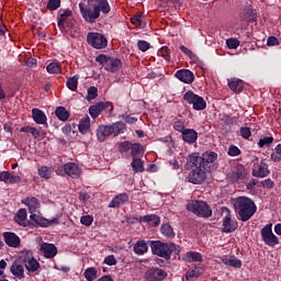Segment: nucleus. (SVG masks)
I'll return each instance as SVG.
<instances>
[{"instance_id":"nucleus-32","label":"nucleus","mask_w":281,"mask_h":281,"mask_svg":"<svg viewBox=\"0 0 281 281\" xmlns=\"http://www.w3.org/2000/svg\"><path fill=\"white\" fill-rule=\"evenodd\" d=\"M24 267H25L26 271H29V273H35L36 276H38L37 271H38V269H41V263L38 262V260H36V258L33 257L32 260L24 263Z\"/></svg>"},{"instance_id":"nucleus-18","label":"nucleus","mask_w":281,"mask_h":281,"mask_svg":"<svg viewBox=\"0 0 281 281\" xmlns=\"http://www.w3.org/2000/svg\"><path fill=\"white\" fill-rule=\"evenodd\" d=\"M40 250L43 254L44 258L47 259L56 258V256L58 255V248L54 244L42 243Z\"/></svg>"},{"instance_id":"nucleus-46","label":"nucleus","mask_w":281,"mask_h":281,"mask_svg":"<svg viewBox=\"0 0 281 281\" xmlns=\"http://www.w3.org/2000/svg\"><path fill=\"white\" fill-rule=\"evenodd\" d=\"M85 278L88 281L95 280V278H98V271L95 270V268H88V269H86Z\"/></svg>"},{"instance_id":"nucleus-36","label":"nucleus","mask_w":281,"mask_h":281,"mask_svg":"<svg viewBox=\"0 0 281 281\" xmlns=\"http://www.w3.org/2000/svg\"><path fill=\"white\" fill-rule=\"evenodd\" d=\"M30 220L33 221V223H35L40 227H49V220L42 217L41 215H37L36 213H32L30 215Z\"/></svg>"},{"instance_id":"nucleus-5","label":"nucleus","mask_w":281,"mask_h":281,"mask_svg":"<svg viewBox=\"0 0 281 281\" xmlns=\"http://www.w3.org/2000/svg\"><path fill=\"white\" fill-rule=\"evenodd\" d=\"M148 245L154 256H159V258H165V260H170V258L172 257V251H177V245L172 243H164L161 240H149Z\"/></svg>"},{"instance_id":"nucleus-13","label":"nucleus","mask_w":281,"mask_h":281,"mask_svg":"<svg viewBox=\"0 0 281 281\" xmlns=\"http://www.w3.org/2000/svg\"><path fill=\"white\" fill-rule=\"evenodd\" d=\"M247 175L249 172L243 165H237L234 167V169L227 175L228 181L231 183H237V181H244V179H247Z\"/></svg>"},{"instance_id":"nucleus-16","label":"nucleus","mask_w":281,"mask_h":281,"mask_svg":"<svg viewBox=\"0 0 281 281\" xmlns=\"http://www.w3.org/2000/svg\"><path fill=\"white\" fill-rule=\"evenodd\" d=\"M145 278L148 281H161L168 278V272L159 268H149L145 273Z\"/></svg>"},{"instance_id":"nucleus-47","label":"nucleus","mask_w":281,"mask_h":281,"mask_svg":"<svg viewBox=\"0 0 281 281\" xmlns=\"http://www.w3.org/2000/svg\"><path fill=\"white\" fill-rule=\"evenodd\" d=\"M203 273V269H192L187 271L186 279L192 280L193 278H199Z\"/></svg>"},{"instance_id":"nucleus-57","label":"nucleus","mask_w":281,"mask_h":281,"mask_svg":"<svg viewBox=\"0 0 281 281\" xmlns=\"http://www.w3.org/2000/svg\"><path fill=\"white\" fill-rule=\"evenodd\" d=\"M133 147V144H131V142L128 140H125V142H122L119 146V150L121 153H128L130 148Z\"/></svg>"},{"instance_id":"nucleus-30","label":"nucleus","mask_w":281,"mask_h":281,"mask_svg":"<svg viewBox=\"0 0 281 281\" xmlns=\"http://www.w3.org/2000/svg\"><path fill=\"white\" fill-rule=\"evenodd\" d=\"M184 262H203V255L196 251H189L183 256Z\"/></svg>"},{"instance_id":"nucleus-21","label":"nucleus","mask_w":281,"mask_h":281,"mask_svg":"<svg viewBox=\"0 0 281 281\" xmlns=\"http://www.w3.org/2000/svg\"><path fill=\"white\" fill-rule=\"evenodd\" d=\"M32 119L35 124H42L47 128V115L43 110H40L38 108L32 109Z\"/></svg>"},{"instance_id":"nucleus-1","label":"nucleus","mask_w":281,"mask_h":281,"mask_svg":"<svg viewBox=\"0 0 281 281\" xmlns=\"http://www.w3.org/2000/svg\"><path fill=\"white\" fill-rule=\"evenodd\" d=\"M79 3V11L86 23H95L100 19V14H109L111 4L109 0H83Z\"/></svg>"},{"instance_id":"nucleus-53","label":"nucleus","mask_w":281,"mask_h":281,"mask_svg":"<svg viewBox=\"0 0 281 281\" xmlns=\"http://www.w3.org/2000/svg\"><path fill=\"white\" fill-rule=\"evenodd\" d=\"M98 98V89L95 87L88 88L87 100H95Z\"/></svg>"},{"instance_id":"nucleus-39","label":"nucleus","mask_w":281,"mask_h":281,"mask_svg":"<svg viewBox=\"0 0 281 281\" xmlns=\"http://www.w3.org/2000/svg\"><path fill=\"white\" fill-rule=\"evenodd\" d=\"M78 80H80V75H75L74 77H70L67 79L66 87L70 91H77L78 90Z\"/></svg>"},{"instance_id":"nucleus-42","label":"nucleus","mask_w":281,"mask_h":281,"mask_svg":"<svg viewBox=\"0 0 281 281\" xmlns=\"http://www.w3.org/2000/svg\"><path fill=\"white\" fill-rule=\"evenodd\" d=\"M133 171L137 175L138 172H144V162L139 158H133L131 162Z\"/></svg>"},{"instance_id":"nucleus-54","label":"nucleus","mask_w":281,"mask_h":281,"mask_svg":"<svg viewBox=\"0 0 281 281\" xmlns=\"http://www.w3.org/2000/svg\"><path fill=\"white\" fill-rule=\"evenodd\" d=\"M159 56H162L167 63H170V48L164 46L159 52Z\"/></svg>"},{"instance_id":"nucleus-24","label":"nucleus","mask_w":281,"mask_h":281,"mask_svg":"<svg viewBox=\"0 0 281 281\" xmlns=\"http://www.w3.org/2000/svg\"><path fill=\"white\" fill-rule=\"evenodd\" d=\"M177 78L180 82H184L186 85L194 82V74L188 69L178 70Z\"/></svg>"},{"instance_id":"nucleus-34","label":"nucleus","mask_w":281,"mask_h":281,"mask_svg":"<svg viewBox=\"0 0 281 281\" xmlns=\"http://www.w3.org/2000/svg\"><path fill=\"white\" fill-rule=\"evenodd\" d=\"M55 115L60 120V122H67V120L71 117V113H69L65 106H57L55 110Z\"/></svg>"},{"instance_id":"nucleus-14","label":"nucleus","mask_w":281,"mask_h":281,"mask_svg":"<svg viewBox=\"0 0 281 281\" xmlns=\"http://www.w3.org/2000/svg\"><path fill=\"white\" fill-rule=\"evenodd\" d=\"M106 109H110V111H113V103L98 102L94 105H90L89 114L92 117V120H95L97 117L100 116V113H102V111H106Z\"/></svg>"},{"instance_id":"nucleus-44","label":"nucleus","mask_w":281,"mask_h":281,"mask_svg":"<svg viewBox=\"0 0 281 281\" xmlns=\"http://www.w3.org/2000/svg\"><path fill=\"white\" fill-rule=\"evenodd\" d=\"M145 18L142 15V13H136L131 18V23L135 25L136 27H142L144 24Z\"/></svg>"},{"instance_id":"nucleus-58","label":"nucleus","mask_w":281,"mask_h":281,"mask_svg":"<svg viewBox=\"0 0 281 281\" xmlns=\"http://www.w3.org/2000/svg\"><path fill=\"white\" fill-rule=\"evenodd\" d=\"M180 49L182 50V53L188 56L191 60H194L196 58V55H194V53H192V50L183 45L180 46Z\"/></svg>"},{"instance_id":"nucleus-8","label":"nucleus","mask_w":281,"mask_h":281,"mask_svg":"<svg viewBox=\"0 0 281 281\" xmlns=\"http://www.w3.org/2000/svg\"><path fill=\"white\" fill-rule=\"evenodd\" d=\"M95 63H99L105 71L117 74L122 68V59L100 54L95 57Z\"/></svg>"},{"instance_id":"nucleus-50","label":"nucleus","mask_w":281,"mask_h":281,"mask_svg":"<svg viewBox=\"0 0 281 281\" xmlns=\"http://www.w3.org/2000/svg\"><path fill=\"white\" fill-rule=\"evenodd\" d=\"M226 45L228 49H238L240 41H238L237 38H228L226 40Z\"/></svg>"},{"instance_id":"nucleus-56","label":"nucleus","mask_w":281,"mask_h":281,"mask_svg":"<svg viewBox=\"0 0 281 281\" xmlns=\"http://www.w3.org/2000/svg\"><path fill=\"white\" fill-rule=\"evenodd\" d=\"M137 47L140 52H148V49L150 47V43H148L147 41H144V40H139L137 42Z\"/></svg>"},{"instance_id":"nucleus-31","label":"nucleus","mask_w":281,"mask_h":281,"mask_svg":"<svg viewBox=\"0 0 281 281\" xmlns=\"http://www.w3.org/2000/svg\"><path fill=\"white\" fill-rule=\"evenodd\" d=\"M148 241L146 243V240H138L135 245H134V252L136 254V256H144V254L148 252Z\"/></svg>"},{"instance_id":"nucleus-9","label":"nucleus","mask_w":281,"mask_h":281,"mask_svg":"<svg viewBox=\"0 0 281 281\" xmlns=\"http://www.w3.org/2000/svg\"><path fill=\"white\" fill-rule=\"evenodd\" d=\"M87 43L90 47H93V49H106L109 40H106V36L102 33L89 32L87 34Z\"/></svg>"},{"instance_id":"nucleus-40","label":"nucleus","mask_w":281,"mask_h":281,"mask_svg":"<svg viewBox=\"0 0 281 281\" xmlns=\"http://www.w3.org/2000/svg\"><path fill=\"white\" fill-rule=\"evenodd\" d=\"M144 155V146L139 143L132 144V157L133 159H139Z\"/></svg>"},{"instance_id":"nucleus-45","label":"nucleus","mask_w":281,"mask_h":281,"mask_svg":"<svg viewBox=\"0 0 281 281\" xmlns=\"http://www.w3.org/2000/svg\"><path fill=\"white\" fill-rule=\"evenodd\" d=\"M46 71L48 74H60V63L58 61H52L47 65Z\"/></svg>"},{"instance_id":"nucleus-49","label":"nucleus","mask_w":281,"mask_h":281,"mask_svg":"<svg viewBox=\"0 0 281 281\" xmlns=\"http://www.w3.org/2000/svg\"><path fill=\"white\" fill-rule=\"evenodd\" d=\"M273 161H281V144H279L270 156Z\"/></svg>"},{"instance_id":"nucleus-25","label":"nucleus","mask_w":281,"mask_h":281,"mask_svg":"<svg viewBox=\"0 0 281 281\" xmlns=\"http://www.w3.org/2000/svg\"><path fill=\"white\" fill-rule=\"evenodd\" d=\"M180 132L182 134L183 142H186L187 144H194V142L199 139V134L194 130L186 128Z\"/></svg>"},{"instance_id":"nucleus-4","label":"nucleus","mask_w":281,"mask_h":281,"mask_svg":"<svg viewBox=\"0 0 281 281\" xmlns=\"http://www.w3.org/2000/svg\"><path fill=\"white\" fill-rule=\"evenodd\" d=\"M126 132V125L123 122H116L113 124L104 125L101 124L95 130V135L98 142L101 144L106 142L109 137H117V135H122Z\"/></svg>"},{"instance_id":"nucleus-3","label":"nucleus","mask_w":281,"mask_h":281,"mask_svg":"<svg viewBox=\"0 0 281 281\" xmlns=\"http://www.w3.org/2000/svg\"><path fill=\"white\" fill-rule=\"evenodd\" d=\"M234 207L238 214L239 221H243V223H247V221H249L258 210L256 203L247 196H239L235 199Z\"/></svg>"},{"instance_id":"nucleus-41","label":"nucleus","mask_w":281,"mask_h":281,"mask_svg":"<svg viewBox=\"0 0 281 281\" xmlns=\"http://www.w3.org/2000/svg\"><path fill=\"white\" fill-rule=\"evenodd\" d=\"M37 171L41 179H52V172H54V169L52 167L42 166Z\"/></svg>"},{"instance_id":"nucleus-62","label":"nucleus","mask_w":281,"mask_h":281,"mask_svg":"<svg viewBox=\"0 0 281 281\" xmlns=\"http://www.w3.org/2000/svg\"><path fill=\"white\" fill-rule=\"evenodd\" d=\"M122 117H123L124 122H126V124H137V117H135V116L123 115Z\"/></svg>"},{"instance_id":"nucleus-38","label":"nucleus","mask_w":281,"mask_h":281,"mask_svg":"<svg viewBox=\"0 0 281 281\" xmlns=\"http://www.w3.org/2000/svg\"><path fill=\"white\" fill-rule=\"evenodd\" d=\"M32 259H34V252H32V250H23L20 252L19 258L15 261L20 262L21 265H25Z\"/></svg>"},{"instance_id":"nucleus-28","label":"nucleus","mask_w":281,"mask_h":281,"mask_svg":"<svg viewBox=\"0 0 281 281\" xmlns=\"http://www.w3.org/2000/svg\"><path fill=\"white\" fill-rule=\"evenodd\" d=\"M22 203L29 207L31 214L36 212V210H38L41 206L38 199L35 196H27L26 199L22 200Z\"/></svg>"},{"instance_id":"nucleus-37","label":"nucleus","mask_w":281,"mask_h":281,"mask_svg":"<svg viewBox=\"0 0 281 281\" xmlns=\"http://www.w3.org/2000/svg\"><path fill=\"white\" fill-rule=\"evenodd\" d=\"M221 261L223 262V265L234 267L235 269H240V267H243V262L234 257H223Z\"/></svg>"},{"instance_id":"nucleus-35","label":"nucleus","mask_w":281,"mask_h":281,"mask_svg":"<svg viewBox=\"0 0 281 281\" xmlns=\"http://www.w3.org/2000/svg\"><path fill=\"white\" fill-rule=\"evenodd\" d=\"M257 19H258V13L256 12V9L251 7H247L245 9L244 20L247 21V23H254Z\"/></svg>"},{"instance_id":"nucleus-12","label":"nucleus","mask_w":281,"mask_h":281,"mask_svg":"<svg viewBox=\"0 0 281 281\" xmlns=\"http://www.w3.org/2000/svg\"><path fill=\"white\" fill-rule=\"evenodd\" d=\"M57 175H68L71 179H78L80 177V167L76 162H68L58 167Z\"/></svg>"},{"instance_id":"nucleus-60","label":"nucleus","mask_w":281,"mask_h":281,"mask_svg":"<svg viewBox=\"0 0 281 281\" xmlns=\"http://www.w3.org/2000/svg\"><path fill=\"white\" fill-rule=\"evenodd\" d=\"M228 155L231 157H238V155H240V149L237 146L232 145L228 148Z\"/></svg>"},{"instance_id":"nucleus-48","label":"nucleus","mask_w":281,"mask_h":281,"mask_svg":"<svg viewBox=\"0 0 281 281\" xmlns=\"http://www.w3.org/2000/svg\"><path fill=\"white\" fill-rule=\"evenodd\" d=\"M271 144H273V136H266L259 139L258 146L265 148V146H271Z\"/></svg>"},{"instance_id":"nucleus-63","label":"nucleus","mask_w":281,"mask_h":281,"mask_svg":"<svg viewBox=\"0 0 281 281\" xmlns=\"http://www.w3.org/2000/svg\"><path fill=\"white\" fill-rule=\"evenodd\" d=\"M10 180V171H0V181L8 183Z\"/></svg>"},{"instance_id":"nucleus-10","label":"nucleus","mask_w":281,"mask_h":281,"mask_svg":"<svg viewBox=\"0 0 281 281\" xmlns=\"http://www.w3.org/2000/svg\"><path fill=\"white\" fill-rule=\"evenodd\" d=\"M183 100H186V102H188L189 104H192L194 111H205L207 106L205 99H203V97H199L192 91H188L183 95Z\"/></svg>"},{"instance_id":"nucleus-6","label":"nucleus","mask_w":281,"mask_h":281,"mask_svg":"<svg viewBox=\"0 0 281 281\" xmlns=\"http://www.w3.org/2000/svg\"><path fill=\"white\" fill-rule=\"evenodd\" d=\"M189 156L193 158V164H201L209 172H214L218 168L216 165L218 154L214 151H205L202 156L199 153H192Z\"/></svg>"},{"instance_id":"nucleus-33","label":"nucleus","mask_w":281,"mask_h":281,"mask_svg":"<svg viewBox=\"0 0 281 281\" xmlns=\"http://www.w3.org/2000/svg\"><path fill=\"white\" fill-rule=\"evenodd\" d=\"M72 12L69 9H66L63 13H60L57 25L59 30L65 31V23L69 21V18L71 16Z\"/></svg>"},{"instance_id":"nucleus-61","label":"nucleus","mask_w":281,"mask_h":281,"mask_svg":"<svg viewBox=\"0 0 281 281\" xmlns=\"http://www.w3.org/2000/svg\"><path fill=\"white\" fill-rule=\"evenodd\" d=\"M8 183H21V177L16 176L12 172H9V180Z\"/></svg>"},{"instance_id":"nucleus-22","label":"nucleus","mask_w":281,"mask_h":281,"mask_svg":"<svg viewBox=\"0 0 281 281\" xmlns=\"http://www.w3.org/2000/svg\"><path fill=\"white\" fill-rule=\"evenodd\" d=\"M137 221L140 223H147V225H150V227H159V224L161 223V217L155 214L145 215V216H138Z\"/></svg>"},{"instance_id":"nucleus-27","label":"nucleus","mask_w":281,"mask_h":281,"mask_svg":"<svg viewBox=\"0 0 281 281\" xmlns=\"http://www.w3.org/2000/svg\"><path fill=\"white\" fill-rule=\"evenodd\" d=\"M228 87L234 93H240L245 89V83L238 78L228 79Z\"/></svg>"},{"instance_id":"nucleus-64","label":"nucleus","mask_w":281,"mask_h":281,"mask_svg":"<svg viewBox=\"0 0 281 281\" xmlns=\"http://www.w3.org/2000/svg\"><path fill=\"white\" fill-rule=\"evenodd\" d=\"M267 45L269 47H276V45H278V40L276 36H270L268 37V41H267Z\"/></svg>"},{"instance_id":"nucleus-59","label":"nucleus","mask_w":281,"mask_h":281,"mask_svg":"<svg viewBox=\"0 0 281 281\" xmlns=\"http://www.w3.org/2000/svg\"><path fill=\"white\" fill-rule=\"evenodd\" d=\"M240 135L244 139L251 137V130L249 127H240Z\"/></svg>"},{"instance_id":"nucleus-29","label":"nucleus","mask_w":281,"mask_h":281,"mask_svg":"<svg viewBox=\"0 0 281 281\" xmlns=\"http://www.w3.org/2000/svg\"><path fill=\"white\" fill-rule=\"evenodd\" d=\"M89 128H91V119L89 115H86L81 121L79 122L78 125V131L82 135H87L89 133Z\"/></svg>"},{"instance_id":"nucleus-52","label":"nucleus","mask_w":281,"mask_h":281,"mask_svg":"<svg viewBox=\"0 0 281 281\" xmlns=\"http://www.w3.org/2000/svg\"><path fill=\"white\" fill-rule=\"evenodd\" d=\"M104 265H108V267H115L117 265V259H115L114 255H109L103 260Z\"/></svg>"},{"instance_id":"nucleus-20","label":"nucleus","mask_w":281,"mask_h":281,"mask_svg":"<svg viewBox=\"0 0 281 281\" xmlns=\"http://www.w3.org/2000/svg\"><path fill=\"white\" fill-rule=\"evenodd\" d=\"M128 199H130L128 193H120L111 200L108 207L120 210L122 205H126V203H128Z\"/></svg>"},{"instance_id":"nucleus-7","label":"nucleus","mask_w":281,"mask_h":281,"mask_svg":"<svg viewBox=\"0 0 281 281\" xmlns=\"http://www.w3.org/2000/svg\"><path fill=\"white\" fill-rule=\"evenodd\" d=\"M187 210L200 218H210L212 216V207L205 201L191 200L187 204Z\"/></svg>"},{"instance_id":"nucleus-11","label":"nucleus","mask_w":281,"mask_h":281,"mask_svg":"<svg viewBox=\"0 0 281 281\" xmlns=\"http://www.w3.org/2000/svg\"><path fill=\"white\" fill-rule=\"evenodd\" d=\"M271 227H273V224H267L261 229V238L265 245H268V247H276V245L280 244V239H278V236L273 234V231L271 229Z\"/></svg>"},{"instance_id":"nucleus-55","label":"nucleus","mask_w":281,"mask_h":281,"mask_svg":"<svg viewBox=\"0 0 281 281\" xmlns=\"http://www.w3.org/2000/svg\"><path fill=\"white\" fill-rule=\"evenodd\" d=\"M46 8L48 10H58L60 8V0H48Z\"/></svg>"},{"instance_id":"nucleus-51","label":"nucleus","mask_w":281,"mask_h":281,"mask_svg":"<svg viewBox=\"0 0 281 281\" xmlns=\"http://www.w3.org/2000/svg\"><path fill=\"white\" fill-rule=\"evenodd\" d=\"M80 223H81V225H85L86 227H91V225L93 224V216L83 215L80 218Z\"/></svg>"},{"instance_id":"nucleus-43","label":"nucleus","mask_w":281,"mask_h":281,"mask_svg":"<svg viewBox=\"0 0 281 281\" xmlns=\"http://www.w3.org/2000/svg\"><path fill=\"white\" fill-rule=\"evenodd\" d=\"M160 232L162 236H166L167 238H175V229L170 224H162L160 227Z\"/></svg>"},{"instance_id":"nucleus-19","label":"nucleus","mask_w":281,"mask_h":281,"mask_svg":"<svg viewBox=\"0 0 281 281\" xmlns=\"http://www.w3.org/2000/svg\"><path fill=\"white\" fill-rule=\"evenodd\" d=\"M3 239L5 245H8V247H13L14 249H16V247H21V237H19L16 233L4 232Z\"/></svg>"},{"instance_id":"nucleus-17","label":"nucleus","mask_w":281,"mask_h":281,"mask_svg":"<svg viewBox=\"0 0 281 281\" xmlns=\"http://www.w3.org/2000/svg\"><path fill=\"white\" fill-rule=\"evenodd\" d=\"M238 229V222L236 220H232V213L227 210V215L223 220V228L222 232L224 234H232Z\"/></svg>"},{"instance_id":"nucleus-2","label":"nucleus","mask_w":281,"mask_h":281,"mask_svg":"<svg viewBox=\"0 0 281 281\" xmlns=\"http://www.w3.org/2000/svg\"><path fill=\"white\" fill-rule=\"evenodd\" d=\"M187 170H191L188 175L189 183L194 186H201L207 179V169L201 165L193 161L192 156H187V164L184 166Z\"/></svg>"},{"instance_id":"nucleus-23","label":"nucleus","mask_w":281,"mask_h":281,"mask_svg":"<svg viewBox=\"0 0 281 281\" xmlns=\"http://www.w3.org/2000/svg\"><path fill=\"white\" fill-rule=\"evenodd\" d=\"M10 271L18 280H25V268L19 261H13Z\"/></svg>"},{"instance_id":"nucleus-15","label":"nucleus","mask_w":281,"mask_h":281,"mask_svg":"<svg viewBox=\"0 0 281 281\" xmlns=\"http://www.w3.org/2000/svg\"><path fill=\"white\" fill-rule=\"evenodd\" d=\"M269 175V165L265 161L256 159L254 168H252V177H257L258 179H265Z\"/></svg>"},{"instance_id":"nucleus-26","label":"nucleus","mask_w":281,"mask_h":281,"mask_svg":"<svg viewBox=\"0 0 281 281\" xmlns=\"http://www.w3.org/2000/svg\"><path fill=\"white\" fill-rule=\"evenodd\" d=\"M14 221L20 225L21 227H27L30 225V222H27V211L25 209L18 210Z\"/></svg>"}]
</instances>
